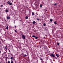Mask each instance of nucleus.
<instances>
[{
  "label": "nucleus",
  "mask_w": 63,
  "mask_h": 63,
  "mask_svg": "<svg viewBox=\"0 0 63 63\" xmlns=\"http://www.w3.org/2000/svg\"><path fill=\"white\" fill-rule=\"evenodd\" d=\"M54 24H57V23H56V22L55 21L54 22Z\"/></svg>",
  "instance_id": "obj_10"
},
{
  "label": "nucleus",
  "mask_w": 63,
  "mask_h": 63,
  "mask_svg": "<svg viewBox=\"0 0 63 63\" xmlns=\"http://www.w3.org/2000/svg\"><path fill=\"white\" fill-rule=\"evenodd\" d=\"M11 63H14V62H13V61L11 60Z\"/></svg>",
  "instance_id": "obj_22"
},
{
  "label": "nucleus",
  "mask_w": 63,
  "mask_h": 63,
  "mask_svg": "<svg viewBox=\"0 0 63 63\" xmlns=\"http://www.w3.org/2000/svg\"><path fill=\"white\" fill-rule=\"evenodd\" d=\"M34 13L33 12H32V15L33 16H34Z\"/></svg>",
  "instance_id": "obj_11"
},
{
  "label": "nucleus",
  "mask_w": 63,
  "mask_h": 63,
  "mask_svg": "<svg viewBox=\"0 0 63 63\" xmlns=\"http://www.w3.org/2000/svg\"><path fill=\"white\" fill-rule=\"evenodd\" d=\"M9 52H11V51H10V50H9Z\"/></svg>",
  "instance_id": "obj_29"
},
{
  "label": "nucleus",
  "mask_w": 63,
  "mask_h": 63,
  "mask_svg": "<svg viewBox=\"0 0 63 63\" xmlns=\"http://www.w3.org/2000/svg\"><path fill=\"white\" fill-rule=\"evenodd\" d=\"M32 37H33V38H35L36 37V36H35V35H33L32 36Z\"/></svg>",
  "instance_id": "obj_15"
},
{
  "label": "nucleus",
  "mask_w": 63,
  "mask_h": 63,
  "mask_svg": "<svg viewBox=\"0 0 63 63\" xmlns=\"http://www.w3.org/2000/svg\"><path fill=\"white\" fill-rule=\"evenodd\" d=\"M8 28H9V27H8V26H7L6 27V29H8Z\"/></svg>",
  "instance_id": "obj_21"
},
{
  "label": "nucleus",
  "mask_w": 63,
  "mask_h": 63,
  "mask_svg": "<svg viewBox=\"0 0 63 63\" xmlns=\"http://www.w3.org/2000/svg\"><path fill=\"white\" fill-rule=\"evenodd\" d=\"M5 12H6V13H8V12H9V10H8V9H6L5 10Z\"/></svg>",
  "instance_id": "obj_6"
},
{
  "label": "nucleus",
  "mask_w": 63,
  "mask_h": 63,
  "mask_svg": "<svg viewBox=\"0 0 63 63\" xmlns=\"http://www.w3.org/2000/svg\"><path fill=\"white\" fill-rule=\"evenodd\" d=\"M7 3L8 4H9V5H13V4H12V3H11V2H10V1H8L7 2Z\"/></svg>",
  "instance_id": "obj_2"
},
{
  "label": "nucleus",
  "mask_w": 63,
  "mask_h": 63,
  "mask_svg": "<svg viewBox=\"0 0 63 63\" xmlns=\"http://www.w3.org/2000/svg\"><path fill=\"white\" fill-rule=\"evenodd\" d=\"M35 23L36 21H34L33 22H32L33 24H35Z\"/></svg>",
  "instance_id": "obj_7"
},
{
  "label": "nucleus",
  "mask_w": 63,
  "mask_h": 63,
  "mask_svg": "<svg viewBox=\"0 0 63 63\" xmlns=\"http://www.w3.org/2000/svg\"><path fill=\"white\" fill-rule=\"evenodd\" d=\"M22 37L23 39H25V37L24 35H22Z\"/></svg>",
  "instance_id": "obj_4"
},
{
  "label": "nucleus",
  "mask_w": 63,
  "mask_h": 63,
  "mask_svg": "<svg viewBox=\"0 0 63 63\" xmlns=\"http://www.w3.org/2000/svg\"><path fill=\"white\" fill-rule=\"evenodd\" d=\"M50 21L52 22V19H50Z\"/></svg>",
  "instance_id": "obj_9"
},
{
  "label": "nucleus",
  "mask_w": 63,
  "mask_h": 63,
  "mask_svg": "<svg viewBox=\"0 0 63 63\" xmlns=\"http://www.w3.org/2000/svg\"><path fill=\"white\" fill-rule=\"evenodd\" d=\"M54 6H56L57 5V3H55L54 4Z\"/></svg>",
  "instance_id": "obj_14"
},
{
  "label": "nucleus",
  "mask_w": 63,
  "mask_h": 63,
  "mask_svg": "<svg viewBox=\"0 0 63 63\" xmlns=\"http://www.w3.org/2000/svg\"><path fill=\"white\" fill-rule=\"evenodd\" d=\"M59 43H57V45L58 46H59Z\"/></svg>",
  "instance_id": "obj_17"
},
{
  "label": "nucleus",
  "mask_w": 63,
  "mask_h": 63,
  "mask_svg": "<svg viewBox=\"0 0 63 63\" xmlns=\"http://www.w3.org/2000/svg\"><path fill=\"white\" fill-rule=\"evenodd\" d=\"M37 20H40V19H38V18H37Z\"/></svg>",
  "instance_id": "obj_26"
},
{
  "label": "nucleus",
  "mask_w": 63,
  "mask_h": 63,
  "mask_svg": "<svg viewBox=\"0 0 63 63\" xmlns=\"http://www.w3.org/2000/svg\"><path fill=\"white\" fill-rule=\"evenodd\" d=\"M0 63H1V62H0Z\"/></svg>",
  "instance_id": "obj_32"
},
{
  "label": "nucleus",
  "mask_w": 63,
  "mask_h": 63,
  "mask_svg": "<svg viewBox=\"0 0 63 63\" xmlns=\"http://www.w3.org/2000/svg\"><path fill=\"white\" fill-rule=\"evenodd\" d=\"M15 32H16V33H17V31H16V30H15Z\"/></svg>",
  "instance_id": "obj_20"
},
{
  "label": "nucleus",
  "mask_w": 63,
  "mask_h": 63,
  "mask_svg": "<svg viewBox=\"0 0 63 63\" xmlns=\"http://www.w3.org/2000/svg\"><path fill=\"white\" fill-rule=\"evenodd\" d=\"M7 19H10V17H9V16H7Z\"/></svg>",
  "instance_id": "obj_5"
},
{
  "label": "nucleus",
  "mask_w": 63,
  "mask_h": 63,
  "mask_svg": "<svg viewBox=\"0 0 63 63\" xmlns=\"http://www.w3.org/2000/svg\"><path fill=\"white\" fill-rule=\"evenodd\" d=\"M50 56L52 57H55V55H54L53 54H51L50 55Z\"/></svg>",
  "instance_id": "obj_3"
},
{
  "label": "nucleus",
  "mask_w": 63,
  "mask_h": 63,
  "mask_svg": "<svg viewBox=\"0 0 63 63\" xmlns=\"http://www.w3.org/2000/svg\"><path fill=\"white\" fill-rule=\"evenodd\" d=\"M43 25L44 26H46V24L45 23H44Z\"/></svg>",
  "instance_id": "obj_13"
},
{
  "label": "nucleus",
  "mask_w": 63,
  "mask_h": 63,
  "mask_svg": "<svg viewBox=\"0 0 63 63\" xmlns=\"http://www.w3.org/2000/svg\"><path fill=\"white\" fill-rule=\"evenodd\" d=\"M13 57H11V58H10V59H13Z\"/></svg>",
  "instance_id": "obj_18"
},
{
  "label": "nucleus",
  "mask_w": 63,
  "mask_h": 63,
  "mask_svg": "<svg viewBox=\"0 0 63 63\" xmlns=\"http://www.w3.org/2000/svg\"><path fill=\"white\" fill-rule=\"evenodd\" d=\"M16 27V25H15V27Z\"/></svg>",
  "instance_id": "obj_30"
},
{
  "label": "nucleus",
  "mask_w": 63,
  "mask_h": 63,
  "mask_svg": "<svg viewBox=\"0 0 63 63\" xmlns=\"http://www.w3.org/2000/svg\"><path fill=\"white\" fill-rule=\"evenodd\" d=\"M3 5H0V7H3Z\"/></svg>",
  "instance_id": "obj_23"
},
{
  "label": "nucleus",
  "mask_w": 63,
  "mask_h": 63,
  "mask_svg": "<svg viewBox=\"0 0 63 63\" xmlns=\"http://www.w3.org/2000/svg\"><path fill=\"white\" fill-rule=\"evenodd\" d=\"M39 24H41V23H39Z\"/></svg>",
  "instance_id": "obj_33"
},
{
  "label": "nucleus",
  "mask_w": 63,
  "mask_h": 63,
  "mask_svg": "<svg viewBox=\"0 0 63 63\" xmlns=\"http://www.w3.org/2000/svg\"><path fill=\"white\" fill-rule=\"evenodd\" d=\"M40 8H42V4H40Z\"/></svg>",
  "instance_id": "obj_19"
},
{
  "label": "nucleus",
  "mask_w": 63,
  "mask_h": 63,
  "mask_svg": "<svg viewBox=\"0 0 63 63\" xmlns=\"http://www.w3.org/2000/svg\"><path fill=\"white\" fill-rule=\"evenodd\" d=\"M38 38L37 37H35V39H37Z\"/></svg>",
  "instance_id": "obj_16"
},
{
  "label": "nucleus",
  "mask_w": 63,
  "mask_h": 63,
  "mask_svg": "<svg viewBox=\"0 0 63 63\" xmlns=\"http://www.w3.org/2000/svg\"><path fill=\"white\" fill-rule=\"evenodd\" d=\"M0 53H1V51H0Z\"/></svg>",
  "instance_id": "obj_31"
},
{
  "label": "nucleus",
  "mask_w": 63,
  "mask_h": 63,
  "mask_svg": "<svg viewBox=\"0 0 63 63\" xmlns=\"http://www.w3.org/2000/svg\"><path fill=\"white\" fill-rule=\"evenodd\" d=\"M8 63H10V61H9L8 62Z\"/></svg>",
  "instance_id": "obj_27"
},
{
  "label": "nucleus",
  "mask_w": 63,
  "mask_h": 63,
  "mask_svg": "<svg viewBox=\"0 0 63 63\" xmlns=\"http://www.w3.org/2000/svg\"><path fill=\"white\" fill-rule=\"evenodd\" d=\"M40 59L41 60H42V59L41 58H40Z\"/></svg>",
  "instance_id": "obj_28"
},
{
  "label": "nucleus",
  "mask_w": 63,
  "mask_h": 63,
  "mask_svg": "<svg viewBox=\"0 0 63 63\" xmlns=\"http://www.w3.org/2000/svg\"><path fill=\"white\" fill-rule=\"evenodd\" d=\"M5 49H7V47H5Z\"/></svg>",
  "instance_id": "obj_24"
},
{
  "label": "nucleus",
  "mask_w": 63,
  "mask_h": 63,
  "mask_svg": "<svg viewBox=\"0 0 63 63\" xmlns=\"http://www.w3.org/2000/svg\"><path fill=\"white\" fill-rule=\"evenodd\" d=\"M56 56H57L58 57H59V55H58L57 54H56Z\"/></svg>",
  "instance_id": "obj_8"
},
{
  "label": "nucleus",
  "mask_w": 63,
  "mask_h": 63,
  "mask_svg": "<svg viewBox=\"0 0 63 63\" xmlns=\"http://www.w3.org/2000/svg\"><path fill=\"white\" fill-rule=\"evenodd\" d=\"M27 56V55L26 54L25 55L23 56H24V57H25V56Z\"/></svg>",
  "instance_id": "obj_25"
},
{
  "label": "nucleus",
  "mask_w": 63,
  "mask_h": 63,
  "mask_svg": "<svg viewBox=\"0 0 63 63\" xmlns=\"http://www.w3.org/2000/svg\"><path fill=\"white\" fill-rule=\"evenodd\" d=\"M43 50H48L47 47V46H45L43 47Z\"/></svg>",
  "instance_id": "obj_1"
},
{
  "label": "nucleus",
  "mask_w": 63,
  "mask_h": 63,
  "mask_svg": "<svg viewBox=\"0 0 63 63\" xmlns=\"http://www.w3.org/2000/svg\"><path fill=\"white\" fill-rule=\"evenodd\" d=\"M25 18H26V19H28V16H26V17Z\"/></svg>",
  "instance_id": "obj_12"
}]
</instances>
